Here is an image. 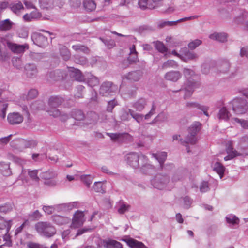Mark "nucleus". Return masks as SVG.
I'll use <instances>...</instances> for the list:
<instances>
[{
    "label": "nucleus",
    "instance_id": "1",
    "mask_svg": "<svg viewBox=\"0 0 248 248\" xmlns=\"http://www.w3.org/2000/svg\"><path fill=\"white\" fill-rule=\"evenodd\" d=\"M183 73L184 77L187 79L184 83L185 95L184 98L186 99L191 96L195 89L199 86V83L193 79L195 74L194 71L192 69L185 68L183 70Z\"/></svg>",
    "mask_w": 248,
    "mask_h": 248
},
{
    "label": "nucleus",
    "instance_id": "2",
    "mask_svg": "<svg viewBox=\"0 0 248 248\" xmlns=\"http://www.w3.org/2000/svg\"><path fill=\"white\" fill-rule=\"evenodd\" d=\"M37 232L41 236L51 237L56 233L55 228L49 222L40 221L35 225Z\"/></svg>",
    "mask_w": 248,
    "mask_h": 248
},
{
    "label": "nucleus",
    "instance_id": "3",
    "mask_svg": "<svg viewBox=\"0 0 248 248\" xmlns=\"http://www.w3.org/2000/svg\"><path fill=\"white\" fill-rule=\"evenodd\" d=\"M201 124L198 122H194L189 128V133L186 137L185 140L180 139V143L187 147L186 144H195L197 141L196 135L200 130Z\"/></svg>",
    "mask_w": 248,
    "mask_h": 248
},
{
    "label": "nucleus",
    "instance_id": "4",
    "mask_svg": "<svg viewBox=\"0 0 248 248\" xmlns=\"http://www.w3.org/2000/svg\"><path fill=\"white\" fill-rule=\"evenodd\" d=\"M64 101L62 98L58 96H51L48 100V104L49 108L46 112L50 116L57 117L60 115V111L57 108Z\"/></svg>",
    "mask_w": 248,
    "mask_h": 248
},
{
    "label": "nucleus",
    "instance_id": "5",
    "mask_svg": "<svg viewBox=\"0 0 248 248\" xmlns=\"http://www.w3.org/2000/svg\"><path fill=\"white\" fill-rule=\"evenodd\" d=\"M125 160L127 164L133 168H139L140 162L146 161V156L142 153L131 152L125 156Z\"/></svg>",
    "mask_w": 248,
    "mask_h": 248
},
{
    "label": "nucleus",
    "instance_id": "6",
    "mask_svg": "<svg viewBox=\"0 0 248 248\" xmlns=\"http://www.w3.org/2000/svg\"><path fill=\"white\" fill-rule=\"evenodd\" d=\"M118 90V87L113 82L105 81L102 83L99 89V94L103 96L112 95Z\"/></svg>",
    "mask_w": 248,
    "mask_h": 248
},
{
    "label": "nucleus",
    "instance_id": "7",
    "mask_svg": "<svg viewBox=\"0 0 248 248\" xmlns=\"http://www.w3.org/2000/svg\"><path fill=\"white\" fill-rule=\"evenodd\" d=\"M169 181V177L166 174L162 173L156 174L151 181L153 186L158 189L164 188Z\"/></svg>",
    "mask_w": 248,
    "mask_h": 248
},
{
    "label": "nucleus",
    "instance_id": "8",
    "mask_svg": "<svg viewBox=\"0 0 248 248\" xmlns=\"http://www.w3.org/2000/svg\"><path fill=\"white\" fill-rule=\"evenodd\" d=\"M162 0H139V5L143 10L153 9L158 7Z\"/></svg>",
    "mask_w": 248,
    "mask_h": 248
},
{
    "label": "nucleus",
    "instance_id": "9",
    "mask_svg": "<svg viewBox=\"0 0 248 248\" xmlns=\"http://www.w3.org/2000/svg\"><path fill=\"white\" fill-rule=\"evenodd\" d=\"M66 76V72L60 69H56L50 71L47 74V79L50 81H60L64 79Z\"/></svg>",
    "mask_w": 248,
    "mask_h": 248
},
{
    "label": "nucleus",
    "instance_id": "10",
    "mask_svg": "<svg viewBox=\"0 0 248 248\" xmlns=\"http://www.w3.org/2000/svg\"><path fill=\"white\" fill-rule=\"evenodd\" d=\"M4 45L8 47L12 52L16 53H20L24 52L25 48H28V46L27 44L18 45L8 41H5L3 42Z\"/></svg>",
    "mask_w": 248,
    "mask_h": 248
},
{
    "label": "nucleus",
    "instance_id": "11",
    "mask_svg": "<svg viewBox=\"0 0 248 248\" xmlns=\"http://www.w3.org/2000/svg\"><path fill=\"white\" fill-rule=\"evenodd\" d=\"M31 38L34 43L40 47H45L48 44L47 37L40 33H34Z\"/></svg>",
    "mask_w": 248,
    "mask_h": 248
},
{
    "label": "nucleus",
    "instance_id": "12",
    "mask_svg": "<svg viewBox=\"0 0 248 248\" xmlns=\"http://www.w3.org/2000/svg\"><path fill=\"white\" fill-rule=\"evenodd\" d=\"M140 171L146 174H150L155 171V167L148 163V159L146 156V161L142 160L139 167Z\"/></svg>",
    "mask_w": 248,
    "mask_h": 248
},
{
    "label": "nucleus",
    "instance_id": "13",
    "mask_svg": "<svg viewBox=\"0 0 248 248\" xmlns=\"http://www.w3.org/2000/svg\"><path fill=\"white\" fill-rule=\"evenodd\" d=\"M7 121L11 125L18 124L23 121V117L18 112L10 113L7 116Z\"/></svg>",
    "mask_w": 248,
    "mask_h": 248
},
{
    "label": "nucleus",
    "instance_id": "14",
    "mask_svg": "<svg viewBox=\"0 0 248 248\" xmlns=\"http://www.w3.org/2000/svg\"><path fill=\"white\" fill-rule=\"evenodd\" d=\"M84 222V214L81 211H77L74 215L73 218V225L78 228L83 225Z\"/></svg>",
    "mask_w": 248,
    "mask_h": 248
},
{
    "label": "nucleus",
    "instance_id": "15",
    "mask_svg": "<svg viewBox=\"0 0 248 248\" xmlns=\"http://www.w3.org/2000/svg\"><path fill=\"white\" fill-rule=\"evenodd\" d=\"M182 77V74L178 71H170L167 72L164 75V78L172 82L177 81Z\"/></svg>",
    "mask_w": 248,
    "mask_h": 248
},
{
    "label": "nucleus",
    "instance_id": "16",
    "mask_svg": "<svg viewBox=\"0 0 248 248\" xmlns=\"http://www.w3.org/2000/svg\"><path fill=\"white\" fill-rule=\"evenodd\" d=\"M143 76L141 70H135L129 72L125 76V78L131 81L137 82L140 80Z\"/></svg>",
    "mask_w": 248,
    "mask_h": 248
},
{
    "label": "nucleus",
    "instance_id": "17",
    "mask_svg": "<svg viewBox=\"0 0 248 248\" xmlns=\"http://www.w3.org/2000/svg\"><path fill=\"white\" fill-rule=\"evenodd\" d=\"M231 64L229 61L224 59L220 60L217 63V69L218 71L222 73H227L230 68Z\"/></svg>",
    "mask_w": 248,
    "mask_h": 248
},
{
    "label": "nucleus",
    "instance_id": "18",
    "mask_svg": "<svg viewBox=\"0 0 248 248\" xmlns=\"http://www.w3.org/2000/svg\"><path fill=\"white\" fill-rule=\"evenodd\" d=\"M186 106L187 108H197L199 110H202L204 114L207 117H209V114L207 112L209 109V107L206 106L202 105L196 102H188L186 104Z\"/></svg>",
    "mask_w": 248,
    "mask_h": 248
},
{
    "label": "nucleus",
    "instance_id": "19",
    "mask_svg": "<svg viewBox=\"0 0 248 248\" xmlns=\"http://www.w3.org/2000/svg\"><path fill=\"white\" fill-rule=\"evenodd\" d=\"M25 74L29 78L35 77L38 73L36 66L34 64L28 63L24 67Z\"/></svg>",
    "mask_w": 248,
    "mask_h": 248
},
{
    "label": "nucleus",
    "instance_id": "20",
    "mask_svg": "<svg viewBox=\"0 0 248 248\" xmlns=\"http://www.w3.org/2000/svg\"><path fill=\"white\" fill-rule=\"evenodd\" d=\"M198 58V55L193 52L190 51L187 48L184 50L183 54L180 56V58L185 62L189 61L195 60Z\"/></svg>",
    "mask_w": 248,
    "mask_h": 248
},
{
    "label": "nucleus",
    "instance_id": "21",
    "mask_svg": "<svg viewBox=\"0 0 248 248\" xmlns=\"http://www.w3.org/2000/svg\"><path fill=\"white\" fill-rule=\"evenodd\" d=\"M147 104V100L144 98H140L132 104V107L138 111H141Z\"/></svg>",
    "mask_w": 248,
    "mask_h": 248
},
{
    "label": "nucleus",
    "instance_id": "22",
    "mask_svg": "<svg viewBox=\"0 0 248 248\" xmlns=\"http://www.w3.org/2000/svg\"><path fill=\"white\" fill-rule=\"evenodd\" d=\"M0 173L5 176H9L12 174L9 163L0 162Z\"/></svg>",
    "mask_w": 248,
    "mask_h": 248
},
{
    "label": "nucleus",
    "instance_id": "23",
    "mask_svg": "<svg viewBox=\"0 0 248 248\" xmlns=\"http://www.w3.org/2000/svg\"><path fill=\"white\" fill-rule=\"evenodd\" d=\"M41 17V14L38 11L31 12L29 14H26L23 16V18L26 22H31L34 19H36Z\"/></svg>",
    "mask_w": 248,
    "mask_h": 248
},
{
    "label": "nucleus",
    "instance_id": "24",
    "mask_svg": "<svg viewBox=\"0 0 248 248\" xmlns=\"http://www.w3.org/2000/svg\"><path fill=\"white\" fill-rule=\"evenodd\" d=\"M85 80H87L88 85L91 87L96 86L99 83L98 78L90 73H86L85 74Z\"/></svg>",
    "mask_w": 248,
    "mask_h": 248
},
{
    "label": "nucleus",
    "instance_id": "25",
    "mask_svg": "<svg viewBox=\"0 0 248 248\" xmlns=\"http://www.w3.org/2000/svg\"><path fill=\"white\" fill-rule=\"evenodd\" d=\"M125 241L131 248H148L143 243L133 238L126 239Z\"/></svg>",
    "mask_w": 248,
    "mask_h": 248
},
{
    "label": "nucleus",
    "instance_id": "26",
    "mask_svg": "<svg viewBox=\"0 0 248 248\" xmlns=\"http://www.w3.org/2000/svg\"><path fill=\"white\" fill-rule=\"evenodd\" d=\"M107 134L113 141L119 143H124V133H107Z\"/></svg>",
    "mask_w": 248,
    "mask_h": 248
},
{
    "label": "nucleus",
    "instance_id": "27",
    "mask_svg": "<svg viewBox=\"0 0 248 248\" xmlns=\"http://www.w3.org/2000/svg\"><path fill=\"white\" fill-rule=\"evenodd\" d=\"M187 173V170L185 169L179 170L173 174L171 180L172 182H177L182 180Z\"/></svg>",
    "mask_w": 248,
    "mask_h": 248
},
{
    "label": "nucleus",
    "instance_id": "28",
    "mask_svg": "<svg viewBox=\"0 0 248 248\" xmlns=\"http://www.w3.org/2000/svg\"><path fill=\"white\" fill-rule=\"evenodd\" d=\"M52 219L55 223L59 225L67 224L70 220L68 217L60 215H54L52 216Z\"/></svg>",
    "mask_w": 248,
    "mask_h": 248
},
{
    "label": "nucleus",
    "instance_id": "29",
    "mask_svg": "<svg viewBox=\"0 0 248 248\" xmlns=\"http://www.w3.org/2000/svg\"><path fill=\"white\" fill-rule=\"evenodd\" d=\"M209 38L220 42H224L227 41V35L225 33L214 32L210 35Z\"/></svg>",
    "mask_w": 248,
    "mask_h": 248
},
{
    "label": "nucleus",
    "instance_id": "30",
    "mask_svg": "<svg viewBox=\"0 0 248 248\" xmlns=\"http://www.w3.org/2000/svg\"><path fill=\"white\" fill-rule=\"evenodd\" d=\"M152 156L155 158L159 163L161 168L167 158V153L162 152L158 154H152Z\"/></svg>",
    "mask_w": 248,
    "mask_h": 248
},
{
    "label": "nucleus",
    "instance_id": "31",
    "mask_svg": "<svg viewBox=\"0 0 248 248\" xmlns=\"http://www.w3.org/2000/svg\"><path fill=\"white\" fill-rule=\"evenodd\" d=\"M60 54L64 61H68L71 58V53L65 46H62L60 48Z\"/></svg>",
    "mask_w": 248,
    "mask_h": 248
},
{
    "label": "nucleus",
    "instance_id": "32",
    "mask_svg": "<svg viewBox=\"0 0 248 248\" xmlns=\"http://www.w3.org/2000/svg\"><path fill=\"white\" fill-rule=\"evenodd\" d=\"M14 23L9 19L1 21L0 22V30L1 31H8L12 29Z\"/></svg>",
    "mask_w": 248,
    "mask_h": 248
},
{
    "label": "nucleus",
    "instance_id": "33",
    "mask_svg": "<svg viewBox=\"0 0 248 248\" xmlns=\"http://www.w3.org/2000/svg\"><path fill=\"white\" fill-rule=\"evenodd\" d=\"M128 112L131 116L138 124H140L144 118V115L142 114L136 112L134 110L129 108Z\"/></svg>",
    "mask_w": 248,
    "mask_h": 248
},
{
    "label": "nucleus",
    "instance_id": "34",
    "mask_svg": "<svg viewBox=\"0 0 248 248\" xmlns=\"http://www.w3.org/2000/svg\"><path fill=\"white\" fill-rule=\"evenodd\" d=\"M213 170L219 175L220 178L223 177L225 167L221 163L219 162H215L213 166Z\"/></svg>",
    "mask_w": 248,
    "mask_h": 248
},
{
    "label": "nucleus",
    "instance_id": "35",
    "mask_svg": "<svg viewBox=\"0 0 248 248\" xmlns=\"http://www.w3.org/2000/svg\"><path fill=\"white\" fill-rule=\"evenodd\" d=\"M104 246L106 248H123L121 243L115 240H109L106 241Z\"/></svg>",
    "mask_w": 248,
    "mask_h": 248
},
{
    "label": "nucleus",
    "instance_id": "36",
    "mask_svg": "<svg viewBox=\"0 0 248 248\" xmlns=\"http://www.w3.org/2000/svg\"><path fill=\"white\" fill-rule=\"evenodd\" d=\"M74 61L76 63L82 65H86L88 63V61L86 57L79 54L74 55Z\"/></svg>",
    "mask_w": 248,
    "mask_h": 248
},
{
    "label": "nucleus",
    "instance_id": "37",
    "mask_svg": "<svg viewBox=\"0 0 248 248\" xmlns=\"http://www.w3.org/2000/svg\"><path fill=\"white\" fill-rule=\"evenodd\" d=\"M83 6L85 9L89 11H92L95 9L96 5L93 0H84Z\"/></svg>",
    "mask_w": 248,
    "mask_h": 248
},
{
    "label": "nucleus",
    "instance_id": "38",
    "mask_svg": "<svg viewBox=\"0 0 248 248\" xmlns=\"http://www.w3.org/2000/svg\"><path fill=\"white\" fill-rule=\"evenodd\" d=\"M231 114L225 107H223L219 110L218 116L219 119L227 121L229 120Z\"/></svg>",
    "mask_w": 248,
    "mask_h": 248
},
{
    "label": "nucleus",
    "instance_id": "39",
    "mask_svg": "<svg viewBox=\"0 0 248 248\" xmlns=\"http://www.w3.org/2000/svg\"><path fill=\"white\" fill-rule=\"evenodd\" d=\"M72 48L77 52H82L85 54H89L90 51L88 47L81 44L73 45Z\"/></svg>",
    "mask_w": 248,
    "mask_h": 248
},
{
    "label": "nucleus",
    "instance_id": "40",
    "mask_svg": "<svg viewBox=\"0 0 248 248\" xmlns=\"http://www.w3.org/2000/svg\"><path fill=\"white\" fill-rule=\"evenodd\" d=\"M168 115L166 113L161 112L158 114V115L153 119L152 124L165 122L168 120Z\"/></svg>",
    "mask_w": 248,
    "mask_h": 248
},
{
    "label": "nucleus",
    "instance_id": "41",
    "mask_svg": "<svg viewBox=\"0 0 248 248\" xmlns=\"http://www.w3.org/2000/svg\"><path fill=\"white\" fill-rule=\"evenodd\" d=\"M40 7L43 9L53 8L52 0H39Z\"/></svg>",
    "mask_w": 248,
    "mask_h": 248
},
{
    "label": "nucleus",
    "instance_id": "42",
    "mask_svg": "<svg viewBox=\"0 0 248 248\" xmlns=\"http://www.w3.org/2000/svg\"><path fill=\"white\" fill-rule=\"evenodd\" d=\"M13 208V204L10 202L5 203L0 205V212L4 214H7L11 211Z\"/></svg>",
    "mask_w": 248,
    "mask_h": 248
},
{
    "label": "nucleus",
    "instance_id": "43",
    "mask_svg": "<svg viewBox=\"0 0 248 248\" xmlns=\"http://www.w3.org/2000/svg\"><path fill=\"white\" fill-rule=\"evenodd\" d=\"M73 69V77L75 79L78 81H83L85 80L86 77L84 76L81 71L78 69Z\"/></svg>",
    "mask_w": 248,
    "mask_h": 248
},
{
    "label": "nucleus",
    "instance_id": "44",
    "mask_svg": "<svg viewBox=\"0 0 248 248\" xmlns=\"http://www.w3.org/2000/svg\"><path fill=\"white\" fill-rule=\"evenodd\" d=\"M157 27L161 29L166 27L174 26L177 25L176 21H169L166 20H161L157 23Z\"/></svg>",
    "mask_w": 248,
    "mask_h": 248
},
{
    "label": "nucleus",
    "instance_id": "45",
    "mask_svg": "<svg viewBox=\"0 0 248 248\" xmlns=\"http://www.w3.org/2000/svg\"><path fill=\"white\" fill-rule=\"evenodd\" d=\"M71 116L75 120L78 121L83 120L85 116L83 112L81 110L75 109L72 111Z\"/></svg>",
    "mask_w": 248,
    "mask_h": 248
},
{
    "label": "nucleus",
    "instance_id": "46",
    "mask_svg": "<svg viewBox=\"0 0 248 248\" xmlns=\"http://www.w3.org/2000/svg\"><path fill=\"white\" fill-rule=\"evenodd\" d=\"M87 119L89 120V121H87V124H94L97 122L98 116L95 112H90L87 115Z\"/></svg>",
    "mask_w": 248,
    "mask_h": 248
},
{
    "label": "nucleus",
    "instance_id": "47",
    "mask_svg": "<svg viewBox=\"0 0 248 248\" xmlns=\"http://www.w3.org/2000/svg\"><path fill=\"white\" fill-rule=\"evenodd\" d=\"M57 176V174L55 171L48 170L42 173L41 177L43 180H48L56 178Z\"/></svg>",
    "mask_w": 248,
    "mask_h": 248
},
{
    "label": "nucleus",
    "instance_id": "48",
    "mask_svg": "<svg viewBox=\"0 0 248 248\" xmlns=\"http://www.w3.org/2000/svg\"><path fill=\"white\" fill-rule=\"evenodd\" d=\"M219 16L220 18L225 21H228L231 19L229 12L224 8L218 9Z\"/></svg>",
    "mask_w": 248,
    "mask_h": 248
},
{
    "label": "nucleus",
    "instance_id": "49",
    "mask_svg": "<svg viewBox=\"0 0 248 248\" xmlns=\"http://www.w3.org/2000/svg\"><path fill=\"white\" fill-rule=\"evenodd\" d=\"M155 48L160 53H164L168 51V48L165 46L164 44L160 41L153 42Z\"/></svg>",
    "mask_w": 248,
    "mask_h": 248
},
{
    "label": "nucleus",
    "instance_id": "50",
    "mask_svg": "<svg viewBox=\"0 0 248 248\" xmlns=\"http://www.w3.org/2000/svg\"><path fill=\"white\" fill-rule=\"evenodd\" d=\"M178 66L177 62L172 60H169L164 62L162 65V68L167 69L169 68H176Z\"/></svg>",
    "mask_w": 248,
    "mask_h": 248
},
{
    "label": "nucleus",
    "instance_id": "51",
    "mask_svg": "<svg viewBox=\"0 0 248 248\" xmlns=\"http://www.w3.org/2000/svg\"><path fill=\"white\" fill-rule=\"evenodd\" d=\"M11 10L15 13H18L20 10L24 8L23 5L21 2L17 3H11L10 4Z\"/></svg>",
    "mask_w": 248,
    "mask_h": 248
},
{
    "label": "nucleus",
    "instance_id": "52",
    "mask_svg": "<svg viewBox=\"0 0 248 248\" xmlns=\"http://www.w3.org/2000/svg\"><path fill=\"white\" fill-rule=\"evenodd\" d=\"M8 104L0 101V116L4 119L5 118Z\"/></svg>",
    "mask_w": 248,
    "mask_h": 248
},
{
    "label": "nucleus",
    "instance_id": "53",
    "mask_svg": "<svg viewBox=\"0 0 248 248\" xmlns=\"http://www.w3.org/2000/svg\"><path fill=\"white\" fill-rule=\"evenodd\" d=\"M118 105V102L115 99H112L108 102L106 107V111L112 113L113 108Z\"/></svg>",
    "mask_w": 248,
    "mask_h": 248
},
{
    "label": "nucleus",
    "instance_id": "54",
    "mask_svg": "<svg viewBox=\"0 0 248 248\" xmlns=\"http://www.w3.org/2000/svg\"><path fill=\"white\" fill-rule=\"evenodd\" d=\"M93 188L96 192H105V190L103 188V184L100 181L95 182L93 186Z\"/></svg>",
    "mask_w": 248,
    "mask_h": 248
},
{
    "label": "nucleus",
    "instance_id": "55",
    "mask_svg": "<svg viewBox=\"0 0 248 248\" xmlns=\"http://www.w3.org/2000/svg\"><path fill=\"white\" fill-rule=\"evenodd\" d=\"M29 56L32 60L38 61L44 57L45 54L36 52H31Z\"/></svg>",
    "mask_w": 248,
    "mask_h": 248
},
{
    "label": "nucleus",
    "instance_id": "56",
    "mask_svg": "<svg viewBox=\"0 0 248 248\" xmlns=\"http://www.w3.org/2000/svg\"><path fill=\"white\" fill-rule=\"evenodd\" d=\"M100 39L104 43L108 48L111 49L115 46V42L112 39H105L100 38Z\"/></svg>",
    "mask_w": 248,
    "mask_h": 248
},
{
    "label": "nucleus",
    "instance_id": "57",
    "mask_svg": "<svg viewBox=\"0 0 248 248\" xmlns=\"http://www.w3.org/2000/svg\"><path fill=\"white\" fill-rule=\"evenodd\" d=\"M226 219L228 223L233 225L239 223V219L235 216H229L226 217Z\"/></svg>",
    "mask_w": 248,
    "mask_h": 248
},
{
    "label": "nucleus",
    "instance_id": "58",
    "mask_svg": "<svg viewBox=\"0 0 248 248\" xmlns=\"http://www.w3.org/2000/svg\"><path fill=\"white\" fill-rule=\"evenodd\" d=\"M232 119L245 129H248V121L244 119H240L237 118H233Z\"/></svg>",
    "mask_w": 248,
    "mask_h": 248
},
{
    "label": "nucleus",
    "instance_id": "59",
    "mask_svg": "<svg viewBox=\"0 0 248 248\" xmlns=\"http://www.w3.org/2000/svg\"><path fill=\"white\" fill-rule=\"evenodd\" d=\"M81 180L88 187H90V185L92 183V178L90 175H82L81 176Z\"/></svg>",
    "mask_w": 248,
    "mask_h": 248
},
{
    "label": "nucleus",
    "instance_id": "60",
    "mask_svg": "<svg viewBox=\"0 0 248 248\" xmlns=\"http://www.w3.org/2000/svg\"><path fill=\"white\" fill-rule=\"evenodd\" d=\"M202 41L199 39H196L194 41L190 42L188 45V47L190 49H195L197 46H200L202 44Z\"/></svg>",
    "mask_w": 248,
    "mask_h": 248
},
{
    "label": "nucleus",
    "instance_id": "61",
    "mask_svg": "<svg viewBox=\"0 0 248 248\" xmlns=\"http://www.w3.org/2000/svg\"><path fill=\"white\" fill-rule=\"evenodd\" d=\"M200 190L201 192H206L209 190V186L208 182L203 181L200 185Z\"/></svg>",
    "mask_w": 248,
    "mask_h": 248
},
{
    "label": "nucleus",
    "instance_id": "62",
    "mask_svg": "<svg viewBox=\"0 0 248 248\" xmlns=\"http://www.w3.org/2000/svg\"><path fill=\"white\" fill-rule=\"evenodd\" d=\"M29 216L30 219L33 220H38L42 215L39 211L37 210L31 213Z\"/></svg>",
    "mask_w": 248,
    "mask_h": 248
},
{
    "label": "nucleus",
    "instance_id": "63",
    "mask_svg": "<svg viewBox=\"0 0 248 248\" xmlns=\"http://www.w3.org/2000/svg\"><path fill=\"white\" fill-rule=\"evenodd\" d=\"M37 170H33L29 171L28 174L32 180L38 182L39 180V178L37 176Z\"/></svg>",
    "mask_w": 248,
    "mask_h": 248
},
{
    "label": "nucleus",
    "instance_id": "64",
    "mask_svg": "<svg viewBox=\"0 0 248 248\" xmlns=\"http://www.w3.org/2000/svg\"><path fill=\"white\" fill-rule=\"evenodd\" d=\"M44 183L45 185L48 186H55L58 181L56 180V178L50 179L48 180H44Z\"/></svg>",
    "mask_w": 248,
    "mask_h": 248
}]
</instances>
